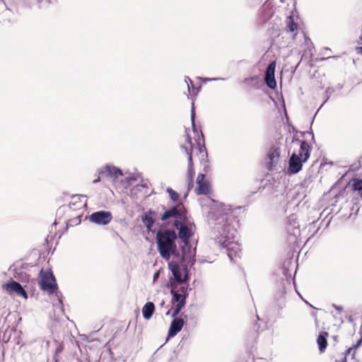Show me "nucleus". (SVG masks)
<instances>
[{
	"mask_svg": "<svg viewBox=\"0 0 362 362\" xmlns=\"http://www.w3.org/2000/svg\"><path fill=\"white\" fill-rule=\"evenodd\" d=\"M177 235L173 230H158L156 234L158 250L160 256L168 260L171 255L177 252L175 240Z\"/></svg>",
	"mask_w": 362,
	"mask_h": 362,
	"instance_id": "f257e3e1",
	"label": "nucleus"
},
{
	"mask_svg": "<svg viewBox=\"0 0 362 362\" xmlns=\"http://www.w3.org/2000/svg\"><path fill=\"white\" fill-rule=\"evenodd\" d=\"M185 143L181 146L182 148L185 150V152L188 156V168H187V182L188 185V189H191L194 185V169L193 167V160H192V154L195 153L197 156H200L203 159L204 157L206 155V148L202 146L199 143L194 147L192 144V140L191 136L187 134L185 136Z\"/></svg>",
	"mask_w": 362,
	"mask_h": 362,
	"instance_id": "f03ea898",
	"label": "nucleus"
},
{
	"mask_svg": "<svg viewBox=\"0 0 362 362\" xmlns=\"http://www.w3.org/2000/svg\"><path fill=\"white\" fill-rule=\"evenodd\" d=\"M40 279L39 281V285L40 289L49 295L54 294L57 298V303H54L53 306L55 309H59L63 311V296L62 293L58 291V286L57 284L56 279L52 271H43L42 269L40 272Z\"/></svg>",
	"mask_w": 362,
	"mask_h": 362,
	"instance_id": "7ed1b4c3",
	"label": "nucleus"
},
{
	"mask_svg": "<svg viewBox=\"0 0 362 362\" xmlns=\"http://www.w3.org/2000/svg\"><path fill=\"white\" fill-rule=\"evenodd\" d=\"M300 150L298 153H293L288 160V171L290 174H296L302 170L303 163H305L312 150L311 146L305 141H299Z\"/></svg>",
	"mask_w": 362,
	"mask_h": 362,
	"instance_id": "20e7f679",
	"label": "nucleus"
},
{
	"mask_svg": "<svg viewBox=\"0 0 362 362\" xmlns=\"http://www.w3.org/2000/svg\"><path fill=\"white\" fill-rule=\"evenodd\" d=\"M173 226L178 230V237L181 240L183 245L182 248V258H187L191 255V246L189 239L193 236L192 226H187L182 223V221L175 220ZM194 226V225H193Z\"/></svg>",
	"mask_w": 362,
	"mask_h": 362,
	"instance_id": "39448f33",
	"label": "nucleus"
},
{
	"mask_svg": "<svg viewBox=\"0 0 362 362\" xmlns=\"http://www.w3.org/2000/svg\"><path fill=\"white\" fill-rule=\"evenodd\" d=\"M83 206H84V204L81 202H71L69 205L62 206L58 209L57 211V214H59L62 212L69 213L71 211H76L75 216L66 221V228L69 226L73 227L81 223L82 211H78V210H81Z\"/></svg>",
	"mask_w": 362,
	"mask_h": 362,
	"instance_id": "423d86ee",
	"label": "nucleus"
},
{
	"mask_svg": "<svg viewBox=\"0 0 362 362\" xmlns=\"http://www.w3.org/2000/svg\"><path fill=\"white\" fill-rule=\"evenodd\" d=\"M186 210L182 204L180 203L167 209L160 216L161 221H166L171 218H179V221L185 219Z\"/></svg>",
	"mask_w": 362,
	"mask_h": 362,
	"instance_id": "0eeeda50",
	"label": "nucleus"
},
{
	"mask_svg": "<svg viewBox=\"0 0 362 362\" xmlns=\"http://www.w3.org/2000/svg\"><path fill=\"white\" fill-rule=\"evenodd\" d=\"M215 220L218 224L228 222V216L231 214V209L227 205L222 203H216L212 209Z\"/></svg>",
	"mask_w": 362,
	"mask_h": 362,
	"instance_id": "6e6552de",
	"label": "nucleus"
},
{
	"mask_svg": "<svg viewBox=\"0 0 362 362\" xmlns=\"http://www.w3.org/2000/svg\"><path fill=\"white\" fill-rule=\"evenodd\" d=\"M112 215L110 211H98L93 212L89 216V221L99 226H105L111 222Z\"/></svg>",
	"mask_w": 362,
	"mask_h": 362,
	"instance_id": "1a4fd4ad",
	"label": "nucleus"
},
{
	"mask_svg": "<svg viewBox=\"0 0 362 362\" xmlns=\"http://www.w3.org/2000/svg\"><path fill=\"white\" fill-rule=\"evenodd\" d=\"M3 288L9 293H16L18 296L23 297L25 299L28 298V293L22 286V285L16 281H11L3 285Z\"/></svg>",
	"mask_w": 362,
	"mask_h": 362,
	"instance_id": "9d476101",
	"label": "nucleus"
},
{
	"mask_svg": "<svg viewBox=\"0 0 362 362\" xmlns=\"http://www.w3.org/2000/svg\"><path fill=\"white\" fill-rule=\"evenodd\" d=\"M197 187L196 192L197 194H208L211 192V187L208 181L205 180V175L200 173L197 178Z\"/></svg>",
	"mask_w": 362,
	"mask_h": 362,
	"instance_id": "9b49d317",
	"label": "nucleus"
},
{
	"mask_svg": "<svg viewBox=\"0 0 362 362\" xmlns=\"http://www.w3.org/2000/svg\"><path fill=\"white\" fill-rule=\"evenodd\" d=\"M173 295L172 302L173 303H175V309L173 312L172 316L176 317L180 313L182 308L185 306L186 303V298L187 296H184L180 293H171Z\"/></svg>",
	"mask_w": 362,
	"mask_h": 362,
	"instance_id": "f8f14e48",
	"label": "nucleus"
},
{
	"mask_svg": "<svg viewBox=\"0 0 362 362\" xmlns=\"http://www.w3.org/2000/svg\"><path fill=\"white\" fill-rule=\"evenodd\" d=\"M275 68L276 62H271L269 64L265 74V82L272 89H274L276 87V82L274 77Z\"/></svg>",
	"mask_w": 362,
	"mask_h": 362,
	"instance_id": "ddd939ff",
	"label": "nucleus"
},
{
	"mask_svg": "<svg viewBox=\"0 0 362 362\" xmlns=\"http://www.w3.org/2000/svg\"><path fill=\"white\" fill-rule=\"evenodd\" d=\"M175 319L171 322L168 330V337L175 336L182 328L184 325V320L182 318L174 317Z\"/></svg>",
	"mask_w": 362,
	"mask_h": 362,
	"instance_id": "4468645a",
	"label": "nucleus"
},
{
	"mask_svg": "<svg viewBox=\"0 0 362 362\" xmlns=\"http://www.w3.org/2000/svg\"><path fill=\"white\" fill-rule=\"evenodd\" d=\"M156 212L152 210H148L142 216L141 220L144 224L146 226L148 230H152V228L155 223Z\"/></svg>",
	"mask_w": 362,
	"mask_h": 362,
	"instance_id": "2eb2a0df",
	"label": "nucleus"
},
{
	"mask_svg": "<svg viewBox=\"0 0 362 362\" xmlns=\"http://www.w3.org/2000/svg\"><path fill=\"white\" fill-rule=\"evenodd\" d=\"M98 177L93 180V184H96L100 181V175L103 177H112L113 176V167H112L110 165H106L103 168H100L98 169Z\"/></svg>",
	"mask_w": 362,
	"mask_h": 362,
	"instance_id": "dca6fc26",
	"label": "nucleus"
},
{
	"mask_svg": "<svg viewBox=\"0 0 362 362\" xmlns=\"http://www.w3.org/2000/svg\"><path fill=\"white\" fill-rule=\"evenodd\" d=\"M169 268L172 272L175 279L177 283H183L187 279V276L186 275L184 279L182 277V274L180 272V266L177 264H174L173 262L169 264Z\"/></svg>",
	"mask_w": 362,
	"mask_h": 362,
	"instance_id": "f3484780",
	"label": "nucleus"
},
{
	"mask_svg": "<svg viewBox=\"0 0 362 362\" xmlns=\"http://www.w3.org/2000/svg\"><path fill=\"white\" fill-rule=\"evenodd\" d=\"M329 336V334L327 332L322 331L320 332L317 339V343L319 347V350L321 353L325 352V349L327 346V337Z\"/></svg>",
	"mask_w": 362,
	"mask_h": 362,
	"instance_id": "a211bd4d",
	"label": "nucleus"
},
{
	"mask_svg": "<svg viewBox=\"0 0 362 362\" xmlns=\"http://www.w3.org/2000/svg\"><path fill=\"white\" fill-rule=\"evenodd\" d=\"M349 184L351 190L356 192L362 199V180L354 177L349 181Z\"/></svg>",
	"mask_w": 362,
	"mask_h": 362,
	"instance_id": "6ab92c4d",
	"label": "nucleus"
},
{
	"mask_svg": "<svg viewBox=\"0 0 362 362\" xmlns=\"http://www.w3.org/2000/svg\"><path fill=\"white\" fill-rule=\"evenodd\" d=\"M155 311V306L152 302H147L142 308L143 316L148 320L151 317Z\"/></svg>",
	"mask_w": 362,
	"mask_h": 362,
	"instance_id": "aec40b11",
	"label": "nucleus"
},
{
	"mask_svg": "<svg viewBox=\"0 0 362 362\" xmlns=\"http://www.w3.org/2000/svg\"><path fill=\"white\" fill-rule=\"evenodd\" d=\"M187 285L186 284L183 283H177L175 286H173L171 293H180L183 294L184 296H187Z\"/></svg>",
	"mask_w": 362,
	"mask_h": 362,
	"instance_id": "412c9836",
	"label": "nucleus"
},
{
	"mask_svg": "<svg viewBox=\"0 0 362 362\" xmlns=\"http://www.w3.org/2000/svg\"><path fill=\"white\" fill-rule=\"evenodd\" d=\"M2 8H4V12L2 13L4 18H5L8 22L12 21L13 18L11 17L13 15V12L11 9L7 7L3 0H0V9Z\"/></svg>",
	"mask_w": 362,
	"mask_h": 362,
	"instance_id": "4be33fe9",
	"label": "nucleus"
},
{
	"mask_svg": "<svg viewBox=\"0 0 362 362\" xmlns=\"http://www.w3.org/2000/svg\"><path fill=\"white\" fill-rule=\"evenodd\" d=\"M298 30V25L294 22L293 16L288 17L286 21V30L293 33Z\"/></svg>",
	"mask_w": 362,
	"mask_h": 362,
	"instance_id": "5701e85b",
	"label": "nucleus"
},
{
	"mask_svg": "<svg viewBox=\"0 0 362 362\" xmlns=\"http://www.w3.org/2000/svg\"><path fill=\"white\" fill-rule=\"evenodd\" d=\"M216 243L223 247H228L232 243L229 237L217 238Z\"/></svg>",
	"mask_w": 362,
	"mask_h": 362,
	"instance_id": "b1692460",
	"label": "nucleus"
},
{
	"mask_svg": "<svg viewBox=\"0 0 362 362\" xmlns=\"http://www.w3.org/2000/svg\"><path fill=\"white\" fill-rule=\"evenodd\" d=\"M280 156L279 149L275 147H272L269 149L268 153L269 158L271 162H274L276 158H278Z\"/></svg>",
	"mask_w": 362,
	"mask_h": 362,
	"instance_id": "393cba45",
	"label": "nucleus"
},
{
	"mask_svg": "<svg viewBox=\"0 0 362 362\" xmlns=\"http://www.w3.org/2000/svg\"><path fill=\"white\" fill-rule=\"evenodd\" d=\"M167 192L168 193L170 199L173 202H177L179 200V197H180L179 194L175 191H174L172 188L168 187L167 189Z\"/></svg>",
	"mask_w": 362,
	"mask_h": 362,
	"instance_id": "a878e982",
	"label": "nucleus"
},
{
	"mask_svg": "<svg viewBox=\"0 0 362 362\" xmlns=\"http://www.w3.org/2000/svg\"><path fill=\"white\" fill-rule=\"evenodd\" d=\"M360 334H361V337L360 339L358 340L357 343L356 344H354L351 347H350L348 350H347V354H350L351 351V350H356V349H358L361 344H362V324H361V331H360Z\"/></svg>",
	"mask_w": 362,
	"mask_h": 362,
	"instance_id": "bb28decb",
	"label": "nucleus"
},
{
	"mask_svg": "<svg viewBox=\"0 0 362 362\" xmlns=\"http://www.w3.org/2000/svg\"><path fill=\"white\" fill-rule=\"evenodd\" d=\"M134 180H136V179L134 177H127L124 180H121V184L124 187L127 188L131 185V182Z\"/></svg>",
	"mask_w": 362,
	"mask_h": 362,
	"instance_id": "cd10ccee",
	"label": "nucleus"
},
{
	"mask_svg": "<svg viewBox=\"0 0 362 362\" xmlns=\"http://www.w3.org/2000/svg\"><path fill=\"white\" fill-rule=\"evenodd\" d=\"M258 77L257 76H254L250 78H247L244 80V83L247 86H250V83L254 81H257Z\"/></svg>",
	"mask_w": 362,
	"mask_h": 362,
	"instance_id": "c85d7f7f",
	"label": "nucleus"
},
{
	"mask_svg": "<svg viewBox=\"0 0 362 362\" xmlns=\"http://www.w3.org/2000/svg\"><path fill=\"white\" fill-rule=\"evenodd\" d=\"M115 179L117 178L119 175H122V173L120 169L115 168Z\"/></svg>",
	"mask_w": 362,
	"mask_h": 362,
	"instance_id": "c756f323",
	"label": "nucleus"
},
{
	"mask_svg": "<svg viewBox=\"0 0 362 362\" xmlns=\"http://www.w3.org/2000/svg\"><path fill=\"white\" fill-rule=\"evenodd\" d=\"M110 342H111V340H110L105 345V348L108 350V351L110 352V355H112V350H111V345H110Z\"/></svg>",
	"mask_w": 362,
	"mask_h": 362,
	"instance_id": "7c9ffc66",
	"label": "nucleus"
},
{
	"mask_svg": "<svg viewBox=\"0 0 362 362\" xmlns=\"http://www.w3.org/2000/svg\"><path fill=\"white\" fill-rule=\"evenodd\" d=\"M197 137H199V135H197ZM198 140H199V141H196V144H194V143L192 142L194 147V146H196L199 143L202 146H204V147L205 148V146H204V144H202V143L200 142V138H198Z\"/></svg>",
	"mask_w": 362,
	"mask_h": 362,
	"instance_id": "2f4dec72",
	"label": "nucleus"
},
{
	"mask_svg": "<svg viewBox=\"0 0 362 362\" xmlns=\"http://www.w3.org/2000/svg\"><path fill=\"white\" fill-rule=\"evenodd\" d=\"M12 332H13V337H19V334L18 332L14 329V330H12Z\"/></svg>",
	"mask_w": 362,
	"mask_h": 362,
	"instance_id": "473e14b6",
	"label": "nucleus"
},
{
	"mask_svg": "<svg viewBox=\"0 0 362 362\" xmlns=\"http://www.w3.org/2000/svg\"><path fill=\"white\" fill-rule=\"evenodd\" d=\"M159 276V272H157L153 275V281H155Z\"/></svg>",
	"mask_w": 362,
	"mask_h": 362,
	"instance_id": "72a5a7b5",
	"label": "nucleus"
},
{
	"mask_svg": "<svg viewBox=\"0 0 362 362\" xmlns=\"http://www.w3.org/2000/svg\"><path fill=\"white\" fill-rule=\"evenodd\" d=\"M140 186L139 185H136L135 186L132 190H131V194L130 195L132 196L133 194V192L136 190Z\"/></svg>",
	"mask_w": 362,
	"mask_h": 362,
	"instance_id": "f704fd0d",
	"label": "nucleus"
},
{
	"mask_svg": "<svg viewBox=\"0 0 362 362\" xmlns=\"http://www.w3.org/2000/svg\"><path fill=\"white\" fill-rule=\"evenodd\" d=\"M358 49L360 50V53L362 54V47H358Z\"/></svg>",
	"mask_w": 362,
	"mask_h": 362,
	"instance_id": "c9c22d12",
	"label": "nucleus"
},
{
	"mask_svg": "<svg viewBox=\"0 0 362 362\" xmlns=\"http://www.w3.org/2000/svg\"><path fill=\"white\" fill-rule=\"evenodd\" d=\"M187 87H188V90H189H189H190V87H189V84L187 85Z\"/></svg>",
	"mask_w": 362,
	"mask_h": 362,
	"instance_id": "e433bc0d",
	"label": "nucleus"
},
{
	"mask_svg": "<svg viewBox=\"0 0 362 362\" xmlns=\"http://www.w3.org/2000/svg\"><path fill=\"white\" fill-rule=\"evenodd\" d=\"M192 119L194 118V112H192Z\"/></svg>",
	"mask_w": 362,
	"mask_h": 362,
	"instance_id": "4c0bfd02",
	"label": "nucleus"
}]
</instances>
